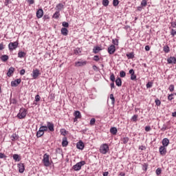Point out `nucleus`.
I'll return each instance as SVG.
<instances>
[{
  "label": "nucleus",
  "mask_w": 176,
  "mask_h": 176,
  "mask_svg": "<svg viewBox=\"0 0 176 176\" xmlns=\"http://www.w3.org/2000/svg\"><path fill=\"white\" fill-rule=\"evenodd\" d=\"M40 129L43 130L44 132L49 130V131L53 133V131H54V124H53L52 122H47V125H41Z\"/></svg>",
  "instance_id": "obj_1"
},
{
  "label": "nucleus",
  "mask_w": 176,
  "mask_h": 176,
  "mask_svg": "<svg viewBox=\"0 0 176 176\" xmlns=\"http://www.w3.org/2000/svg\"><path fill=\"white\" fill-rule=\"evenodd\" d=\"M99 151L100 153H102V155H107V153L109 152V146L108 145V144H102L100 146Z\"/></svg>",
  "instance_id": "obj_2"
},
{
  "label": "nucleus",
  "mask_w": 176,
  "mask_h": 176,
  "mask_svg": "<svg viewBox=\"0 0 176 176\" xmlns=\"http://www.w3.org/2000/svg\"><path fill=\"white\" fill-rule=\"evenodd\" d=\"M86 164V162L80 161L78 162L76 164L72 166V170H74V171H79L82 168V166H85Z\"/></svg>",
  "instance_id": "obj_3"
},
{
  "label": "nucleus",
  "mask_w": 176,
  "mask_h": 176,
  "mask_svg": "<svg viewBox=\"0 0 176 176\" xmlns=\"http://www.w3.org/2000/svg\"><path fill=\"white\" fill-rule=\"evenodd\" d=\"M25 116H27V109L22 107L20 109L16 117L18 119H24Z\"/></svg>",
  "instance_id": "obj_4"
},
{
  "label": "nucleus",
  "mask_w": 176,
  "mask_h": 176,
  "mask_svg": "<svg viewBox=\"0 0 176 176\" xmlns=\"http://www.w3.org/2000/svg\"><path fill=\"white\" fill-rule=\"evenodd\" d=\"M50 155L47 153H45L43 157V163L45 167H49L50 166V161L49 160Z\"/></svg>",
  "instance_id": "obj_5"
},
{
  "label": "nucleus",
  "mask_w": 176,
  "mask_h": 176,
  "mask_svg": "<svg viewBox=\"0 0 176 176\" xmlns=\"http://www.w3.org/2000/svg\"><path fill=\"white\" fill-rule=\"evenodd\" d=\"M18 47H19V41L10 42L8 44V49L10 52H13V50H16V49Z\"/></svg>",
  "instance_id": "obj_6"
},
{
  "label": "nucleus",
  "mask_w": 176,
  "mask_h": 176,
  "mask_svg": "<svg viewBox=\"0 0 176 176\" xmlns=\"http://www.w3.org/2000/svg\"><path fill=\"white\" fill-rule=\"evenodd\" d=\"M159 152H160V154L162 156H165L166 153H167V148H166V147L164 146H160Z\"/></svg>",
  "instance_id": "obj_7"
},
{
  "label": "nucleus",
  "mask_w": 176,
  "mask_h": 176,
  "mask_svg": "<svg viewBox=\"0 0 176 176\" xmlns=\"http://www.w3.org/2000/svg\"><path fill=\"white\" fill-rule=\"evenodd\" d=\"M21 83V79L18 78L11 82L12 87H17Z\"/></svg>",
  "instance_id": "obj_8"
},
{
  "label": "nucleus",
  "mask_w": 176,
  "mask_h": 176,
  "mask_svg": "<svg viewBox=\"0 0 176 176\" xmlns=\"http://www.w3.org/2000/svg\"><path fill=\"white\" fill-rule=\"evenodd\" d=\"M107 52H108L109 54H113V53H115L116 52V47H115L114 45H111L108 47Z\"/></svg>",
  "instance_id": "obj_9"
},
{
  "label": "nucleus",
  "mask_w": 176,
  "mask_h": 176,
  "mask_svg": "<svg viewBox=\"0 0 176 176\" xmlns=\"http://www.w3.org/2000/svg\"><path fill=\"white\" fill-rule=\"evenodd\" d=\"M39 75H41V72H39V69H36L33 70L32 74L33 79H37Z\"/></svg>",
  "instance_id": "obj_10"
},
{
  "label": "nucleus",
  "mask_w": 176,
  "mask_h": 176,
  "mask_svg": "<svg viewBox=\"0 0 176 176\" xmlns=\"http://www.w3.org/2000/svg\"><path fill=\"white\" fill-rule=\"evenodd\" d=\"M87 64V61L86 60H80L75 62V67H85Z\"/></svg>",
  "instance_id": "obj_11"
},
{
  "label": "nucleus",
  "mask_w": 176,
  "mask_h": 176,
  "mask_svg": "<svg viewBox=\"0 0 176 176\" xmlns=\"http://www.w3.org/2000/svg\"><path fill=\"white\" fill-rule=\"evenodd\" d=\"M17 166H18V168H19V173L23 174V173H24V171L25 170V166H24V164L23 163H19V164H17Z\"/></svg>",
  "instance_id": "obj_12"
},
{
  "label": "nucleus",
  "mask_w": 176,
  "mask_h": 176,
  "mask_svg": "<svg viewBox=\"0 0 176 176\" xmlns=\"http://www.w3.org/2000/svg\"><path fill=\"white\" fill-rule=\"evenodd\" d=\"M76 148L77 149H80V151H83L85 149V143L82 141H79L76 144Z\"/></svg>",
  "instance_id": "obj_13"
},
{
  "label": "nucleus",
  "mask_w": 176,
  "mask_h": 176,
  "mask_svg": "<svg viewBox=\"0 0 176 176\" xmlns=\"http://www.w3.org/2000/svg\"><path fill=\"white\" fill-rule=\"evenodd\" d=\"M36 17L37 19H42V17H43V10L42 8L38 9L36 11Z\"/></svg>",
  "instance_id": "obj_14"
},
{
  "label": "nucleus",
  "mask_w": 176,
  "mask_h": 176,
  "mask_svg": "<svg viewBox=\"0 0 176 176\" xmlns=\"http://www.w3.org/2000/svg\"><path fill=\"white\" fill-rule=\"evenodd\" d=\"M168 64H176V58L174 56H170L166 60Z\"/></svg>",
  "instance_id": "obj_15"
},
{
  "label": "nucleus",
  "mask_w": 176,
  "mask_h": 176,
  "mask_svg": "<svg viewBox=\"0 0 176 176\" xmlns=\"http://www.w3.org/2000/svg\"><path fill=\"white\" fill-rule=\"evenodd\" d=\"M162 146H165L167 148V146H168L169 144H170V140H168V138H165L162 140Z\"/></svg>",
  "instance_id": "obj_16"
},
{
  "label": "nucleus",
  "mask_w": 176,
  "mask_h": 176,
  "mask_svg": "<svg viewBox=\"0 0 176 176\" xmlns=\"http://www.w3.org/2000/svg\"><path fill=\"white\" fill-rule=\"evenodd\" d=\"M43 134H45L44 131L41 128H39V130L36 132L37 138H41Z\"/></svg>",
  "instance_id": "obj_17"
},
{
  "label": "nucleus",
  "mask_w": 176,
  "mask_h": 176,
  "mask_svg": "<svg viewBox=\"0 0 176 176\" xmlns=\"http://www.w3.org/2000/svg\"><path fill=\"white\" fill-rule=\"evenodd\" d=\"M60 32L63 36H67V35H68V29H67V28H62Z\"/></svg>",
  "instance_id": "obj_18"
},
{
  "label": "nucleus",
  "mask_w": 176,
  "mask_h": 176,
  "mask_svg": "<svg viewBox=\"0 0 176 176\" xmlns=\"http://www.w3.org/2000/svg\"><path fill=\"white\" fill-rule=\"evenodd\" d=\"M14 70H15L14 67H10L8 69V72H7V76L10 78V76H12V74L14 72Z\"/></svg>",
  "instance_id": "obj_19"
},
{
  "label": "nucleus",
  "mask_w": 176,
  "mask_h": 176,
  "mask_svg": "<svg viewBox=\"0 0 176 176\" xmlns=\"http://www.w3.org/2000/svg\"><path fill=\"white\" fill-rule=\"evenodd\" d=\"M62 146H63L64 148H65V146H68V140L67 139V137L63 138Z\"/></svg>",
  "instance_id": "obj_20"
},
{
  "label": "nucleus",
  "mask_w": 176,
  "mask_h": 176,
  "mask_svg": "<svg viewBox=\"0 0 176 176\" xmlns=\"http://www.w3.org/2000/svg\"><path fill=\"white\" fill-rule=\"evenodd\" d=\"M25 56H27V53L23 52V51H19L18 52V57L19 58H24V57H25Z\"/></svg>",
  "instance_id": "obj_21"
},
{
  "label": "nucleus",
  "mask_w": 176,
  "mask_h": 176,
  "mask_svg": "<svg viewBox=\"0 0 176 176\" xmlns=\"http://www.w3.org/2000/svg\"><path fill=\"white\" fill-rule=\"evenodd\" d=\"M110 133L111 134H112L113 135H116V134L118 133V129H116V127L113 126L111 127L110 129Z\"/></svg>",
  "instance_id": "obj_22"
},
{
  "label": "nucleus",
  "mask_w": 176,
  "mask_h": 176,
  "mask_svg": "<svg viewBox=\"0 0 176 176\" xmlns=\"http://www.w3.org/2000/svg\"><path fill=\"white\" fill-rule=\"evenodd\" d=\"M0 58L3 61V63H6V61H8V60H9V56L2 55Z\"/></svg>",
  "instance_id": "obj_23"
},
{
  "label": "nucleus",
  "mask_w": 176,
  "mask_h": 176,
  "mask_svg": "<svg viewBox=\"0 0 176 176\" xmlns=\"http://www.w3.org/2000/svg\"><path fill=\"white\" fill-rule=\"evenodd\" d=\"M12 157L15 162H20V160H21V158H20V155H19V154H14Z\"/></svg>",
  "instance_id": "obj_24"
},
{
  "label": "nucleus",
  "mask_w": 176,
  "mask_h": 176,
  "mask_svg": "<svg viewBox=\"0 0 176 176\" xmlns=\"http://www.w3.org/2000/svg\"><path fill=\"white\" fill-rule=\"evenodd\" d=\"M75 119H80L82 118V115H80V111H76L74 112Z\"/></svg>",
  "instance_id": "obj_25"
},
{
  "label": "nucleus",
  "mask_w": 176,
  "mask_h": 176,
  "mask_svg": "<svg viewBox=\"0 0 176 176\" xmlns=\"http://www.w3.org/2000/svg\"><path fill=\"white\" fill-rule=\"evenodd\" d=\"M116 86H118V87H120V86H122V79L118 77L116 80Z\"/></svg>",
  "instance_id": "obj_26"
},
{
  "label": "nucleus",
  "mask_w": 176,
  "mask_h": 176,
  "mask_svg": "<svg viewBox=\"0 0 176 176\" xmlns=\"http://www.w3.org/2000/svg\"><path fill=\"white\" fill-rule=\"evenodd\" d=\"M100 50L101 48L100 47H94L93 49V53L97 54V53H98V52H100Z\"/></svg>",
  "instance_id": "obj_27"
},
{
  "label": "nucleus",
  "mask_w": 176,
  "mask_h": 176,
  "mask_svg": "<svg viewBox=\"0 0 176 176\" xmlns=\"http://www.w3.org/2000/svg\"><path fill=\"white\" fill-rule=\"evenodd\" d=\"M126 57L129 60L134 58V52H131L129 54H126Z\"/></svg>",
  "instance_id": "obj_28"
},
{
  "label": "nucleus",
  "mask_w": 176,
  "mask_h": 176,
  "mask_svg": "<svg viewBox=\"0 0 176 176\" xmlns=\"http://www.w3.org/2000/svg\"><path fill=\"white\" fill-rule=\"evenodd\" d=\"M57 10H61L62 9H64V5L61 3H58L56 6Z\"/></svg>",
  "instance_id": "obj_29"
},
{
  "label": "nucleus",
  "mask_w": 176,
  "mask_h": 176,
  "mask_svg": "<svg viewBox=\"0 0 176 176\" xmlns=\"http://www.w3.org/2000/svg\"><path fill=\"white\" fill-rule=\"evenodd\" d=\"M163 51L164 53H170V47H168V45L164 46Z\"/></svg>",
  "instance_id": "obj_30"
},
{
  "label": "nucleus",
  "mask_w": 176,
  "mask_h": 176,
  "mask_svg": "<svg viewBox=\"0 0 176 176\" xmlns=\"http://www.w3.org/2000/svg\"><path fill=\"white\" fill-rule=\"evenodd\" d=\"M112 43L115 46H118L119 45V40L117 38H113L112 39Z\"/></svg>",
  "instance_id": "obj_31"
},
{
  "label": "nucleus",
  "mask_w": 176,
  "mask_h": 176,
  "mask_svg": "<svg viewBox=\"0 0 176 176\" xmlns=\"http://www.w3.org/2000/svg\"><path fill=\"white\" fill-rule=\"evenodd\" d=\"M130 139L128 138V137H124V138H123L122 140H121V141H122V144H127V142H129V140Z\"/></svg>",
  "instance_id": "obj_32"
},
{
  "label": "nucleus",
  "mask_w": 176,
  "mask_h": 176,
  "mask_svg": "<svg viewBox=\"0 0 176 176\" xmlns=\"http://www.w3.org/2000/svg\"><path fill=\"white\" fill-rule=\"evenodd\" d=\"M60 17V11H56L53 15L54 19H58Z\"/></svg>",
  "instance_id": "obj_33"
},
{
  "label": "nucleus",
  "mask_w": 176,
  "mask_h": 176,
  "mask_svg": "<svg viewBox=\"0 0 176 176\" xmlns=\"http://www.w3.org/2000/svg\"><path fill=\"white\" fill-rule=\"evenodd\" d=\"M102 3L103 6H108L109 5V0H102Z\"/></svg>",
  "instance_id": "obj_34"
},
{
  "label": "nucleus",
  "mask_w": 176,
  "mask_h": 176,
  "mask_svg": "<svg viewBox=\"0 0 176 176\" xmlns=\"http://www.w3.org/2000/svg\"><path fill=\"white\" fill-rule=\"evenodd\" d=\"M137 119H138V115H133V117L131 118L132 122H137Z\"/></svg>",
  "instance_id": "obj_35"
},
{
  "label": "nucleus",
  "mask_w": 176,
  "mask_h": 176,
  "mask_svg": "<svg viewBox=\"0 0 176 176\" xmlns=\"http://www.w3.org/2000/svg\"><path fill=\"white\" fill-rule=\"evenodd\" d=\"M110 99L111 100V104L112 105L115 104V97H113V94L110 95Z\"/></svg>",
  "instance_id": "obj_36"
},
{
  "label": "nucleus",
  "mask_w": 176,
  "mask_h": 176,
  "mask_svg": "<svg viewBox=\"0 0 176 176\" xmlns=\"http://www.w3.org/2000/svg\"><path fill=\"white\" fill-rule=\"evenodd\" d=\"M89 124L90 126H94V124H96V118H91Z\"/></svg>",
  "instance_id": "obj_37"
},
{
  "label": "nucleus",
  "mask_w": 176,
  "mask_h": 176,
  "mask_svg": "<svg viewBox=\"0 0 176 176\" xmlns=\"http://www.w3.org/2000/svg\"><path fill=\"white\" fill-rule=\"evenodd\" d=\"M142 170H144V171H146V170H148V164L144 163L142 164Z\"/></svg>",
  "instance_id": "obj_38"
},
{
  "label": "nucleus",
  "mask_w": 176,
  "mask_h": 176,
  "mask_svg": "<svg viewBox=\"0 0 176 176\" xmlns=\"http://www.w3.org/2000/svg\"><path fill=\"white\" fill-rule=\"evenodd\" d=\"M147 3H148V1L146 0H142L140 5L142 7H145L146 6Z\"/></svg>",
  "instance_id": "obj_39"
},
{
  "label": "nucleus",
  "mask_w": 176,
  "mask_h": 176,
  "mask_svg": "<svg viewBox=\"0 0 176 176\" xmlns=\"http://www.w3.org/2000/svg\"><path fill=\"white\" fill-rule=\"evenodd\" d=\"M173 96H174V94H169L168 96V101H173V100H174V97Z\"/></svg>",
  "instance_id": "obj_40"
},
{
  "label": "nucleus",
  "mask_w": 176,
  "mask_h": 176,
  "mask_svg": "<svg viewBox=\"0 0 176 176\" xmlns=\"http://www.w3.org/2000/svg\"><path fill=\"white\" fill-rule=\"evenodd\" d=\"M120 78H124L126 76V72L121 71L120 72Z\"/></svg>",
  "instance_id": "obj_41"
},
{
  "label": "nucleus",
  "mask_w": 176,
  "mask_h": 176,
  "mask_svg": "<svg viewBox=\"0 0 176 176\" xmlns=\"http://www.w3.org/2000/svg\"><path fill=\"white\" fill-rule=\"evenodd\" d=\"M137 79V76L135 74H131V80H135Z\"/></svg>",
  "instance_id": "obj_42"
},
{
  "label": "nucleus",
  "mask_w": 176,
  "mask_h": 176,
  "mask_svg": "<svg viewBox=\"0 0 176 176\" xmlns=\"http://www.w3.org/2000/svg\"><path fill=\"white\" fill-rule=\"evenodd\" d=\"M155 173L157 175H160L162 174V168H158L156 169Z\"/></svg>",
  "instance_id": "obj_43"
},
{
  "label": "nucleus",
  "mask_w": 176,
  "mask_h": 176,
  "mask_svg": "<svg viewBox=\"0 0 176 176\" xmlns=\"http://www.w3.org/2000/svg\"><path fill=\"white\" fill-rule=\"evenodd\" d=\"M62 25L63 27H65V28H68L69 27L68 22H63Z\"/></svg>",
  "instance_id": "obj_44"
},
{
  "label": "nucleus",
  "mask_w": 176,
  "mask_h": 176,
  "mask_svg": "<svg viewBox=\"0 0 176 176\" xmlns=\"http://www.w3.org/2000/svg\"><path fill=\"white\" fill-rule=\"evenodd\" d=\"M146 88L147 89H151V87H152L153 86V83L151 82H148L146 85Z\"/></svg>",
  "instance_id": "obj_45"
},
{
  "label": "nucleus",
  "mask_w": 176,
  "mask_h": 176,
  "mask_svg": "<svg viewBox=\"0 0 176 176\" xmlns=\"http://www.w3.org/2000/svg\"><path fill=\"white\" fill-rule=\"evenodd\" d=\"M110 80H111V82H115V74H113V73L111 74Z\"/></svg>",
  "instance_id": "obj_46"
},
{
  "label": "nucleus",
  "mask_w": 176,
  "mask_h": 176,
  "mask_svg": "<svg viewBox=\"0 0 176 176\" xmlns=\"http://www.w3.org/2000/svg\"><path fill=\"white\" fill-rule=\"evenodd\" d=\"M60 134L62 135H67V131L64 129H60Z\"/></svg>",
  "instance_id": "obj_47"
},
{
  "label": "nucleus",
  "mask_w": 176,
  "mask_h": 176,
  "mask_svg": "<svg viewBox=\"0 0 176 176\" xmlns=\"http://www.w3.org/2000/svg\"><path fill=\"white\" fill-rule=\"evenodd\" d=\"M35 101H36V102H39V101H41V96H40L39 95H36V96H35Z\"/></svg>",
  "instance_id": "obj_48"
},
{
  "label": "nucleus",
  "mask_w": 176,
  "mask_h": 176,
  "mask_svg": "<svg viewBox=\"0 0 176 176\" xmlns=\"http://www.w3.org/2000/svg\"><path fill=\"white\" fill-rule=\"evenodd\" d=\"M93 60L94 61H100V56H98V55H96L94 56Z\"/></svg>",
  "instance_id": "obj_49"
},
{
  "label": "nucleus",
  "mask_w": 176,
  "mask_h": 176,
  "mask_svg": "<svg viewBox=\"0 0 176 176\" xmlns=\"http://www.w3.org/2000/svg\"><path fill=\"white\" fill-rule=\"evenodd\" d=\"M113 6H118V5H119V0H113Z\"/></svg>",
  "instance_id": "obj_50"
},
{
  "label": "nucleus",
  "mask_w": 176,
  "mask_h": 176,
  "mask_svg": "<svg viewBox=\"0 0 176 176\" xmlns=\"http://www.w3.org/2000/svg\"><path fill=\"white\" fill-rule=\"evenodd\" d=\"M155 104H156V105H157V107H160V105H161V104H162V102L160 101V100L156 99V100H155Z\"/></svg>",
  "instance_id": "obj_51"
},
{
  "label": "nucleus",
  "mask_w": 176,
  "mask_h": 176,
  "mask_svg": "<svg viewBox=\"0 0 176 176\" xmlns=\"http://www.w3.org/2000/svg\"><path fill=\"white\" fill-rule=\"evenodd\" d=\"M170 35H172L173 36H175L176 35V30L174 29H172L170 31Z\"/></svg>",
  "instance_id": "obj_52"
},
{
  "label": "nucleus",
  "mask_w": 176,
  "mask_h": 176,
  "mask_svg": "<svg viewBox=\"0 0 176 176\" xmlns=\"http://www.w3.org/2000/svg\"><path fill=\"white\" fill-rule=\"evenodd\" d=\"M168 90L171 92L174 91V85H170L168 87Z\"/></svg>",
  "instance_id": "obj_53"
},
{
  "label": "nucleus",
  "mask_w": 176,
  "mask_h": 176,
  "mask_svg": "<svg viewBox=\"0 0 176 176\" xmlns=\"http://www.w3.org/2000/svg\"><path fill=\"white\" fill-rule=\"evenodd\" d=\"M11 104H13L14 105H16L17 104V100L13 98L10 100Z\"/></svg>",
  "instance_id": "obj_54"
},
{
  "label": "nucleus",
  "mask_w": 176,
  "mask_h": 176,
  "mask_svg": "<svg viewBox=\"0 0 176 176\" xmlns=\"http://www.w3.org/2000/svg\"><path fill=\"white\" fill-rule=\"evenodd\" d=\"M152 130V129L151 128V126H145V131H151Z\"/></svg>",
  "instance_id": "obj_55"
},
{
  "label": "nucleus",
  "mask_w": 176,
  "mask_h": 176,
  "mask_svg": "<svg viewBox=\"0 0 176 176\" xmlns=\"http://www.w3.org/2000/svg\"><path fill=\"white\" fill-rule=\"evenodd\" d=\"M28 3H29L30 6L34 5V3H35V1L34 0H28Z\"/></svg>",
  "instance_id": "obj_56"
},
{
  "label": "nucleus",
  "mask_w": 176,
  "mask_h": 176,
  "mask_svg": "<svg viewBox=\"0 0 176 176\" xmlns=\"http://www.w3.org/2000/svg\"><path fill=\"white\" fill-rule=\"evenodd\" d=\"M75 54H79L80 53V48H77L74 51Z\"/></svg>",
  "instance_id": "obj_57"
},
{
  "label": "nucleus",
  "mask_w": 176,
  "mask_h": 176,
  "mask_svg": "<svg viewBox=\"0 0 176 176\" xmlns=\"http://www.w3.org/2000/svg\"><path fill=\"white\" fill-rule=\"evenodd\" d=\"M20 75L23 76L25 74V69H22L20 72H19Z\"/></svg>",
  "instance_id": "obj_58"
},
{
  "label": "nucleus",
  "mask_w": 176,
  "mask_h": 176,
  "mask_svg": "<svg viewBox=\"0 0 176 176\" xmlns=\"http://www.w3.org/2000/svg\"><path fill=\"white\" fill-rule=\"evenodd\" d=\"M6 155L2 153H0V159H5Z\"/></svg>",
  "instance_id": "obj_59"
},
{
  "label": "nucleus",
  "mask_w": 176,
  "mask_h": 176,
  "mask_svg": "<svg viewBox=\"0 0 176 176\" xmlns=\"http://www.w3.org/2000/svg\"><path fill=\"white\" fill-rule=\"evenodd\" d=\"M170 24L173 28H176V21H173L170 23Z\"/></svg>",
  "instance_id": "obj_60"
},
{
  "label": "nucleus",
  "mask_w": 176,
  "mask_h": 176,
  "mask_svg": "<svg viewBox=\"0 0 176 176\" xmlns=\"http://www.w3.org/2000/svg\"><path fill=\"white\" fill-rule=\"evenodd\" d=\"M144 49L146 52H149V50H151V47L149 45H146Z\"/></svg>",
  "instance_id": "obj_61"
},
{
  "label": "nucleus",
  "mask_w": 176,
  "mask_h": 176,
  "mask_svg": "<svg viewBox=\"0 0 176 176\" xmlns=\"http://www.w3.org/2000/svg\"><path fill=\"white\" fill-rule=\"evenodd\" d=\"M5 49V45H3V43H0V50H3Z\"/></svg>",
  "instance_id": "obj_62"
},
{
  "label": "nucleus",
  "mask_w": 176,
  "mask_h": 176,
  "mask_svg": "<svg viewBox=\"0 0 176 176\" xmlns=\"http://www.w3.org/2000/svg\"><path fill=\"white\" fill-rule=\"evenodd\" d=\"M43 20H49L50 19V16L49 15H44Z\"/></svg>",
  "instance_id": "obj_63"
},
{
  "label": "nucleus",
  "mask_w": 176,
  "mask_h": 176,
  "mask_svg": "<svg viewBox=\"0 0 176 176\" xmlns=\"http://www.w3.org/2000/svg\"><path fill=\"white\" fill-rule=\"evenodd\" d=\"M12 1H13V0H6V6H8V5H9V3H12Z\"/></svg>",
  "instance_id": "obj_64"
}]
</instances>
